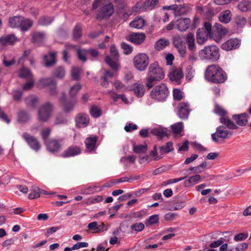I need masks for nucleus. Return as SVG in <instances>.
<instances>
[{
    "mask_svg": "<svg viewBox=\"0 0 251 251\" xmlns=\"http://www.w3.org/2000/svg\"><path fill=\"white\" fill-rule=\"evenodd\" d=\"M205 77L210 82L214 83H223L227 79L226 72L218 65H209L205 72Z\"/></svg>",
    "mask_w": 251,
    "mask_h": 251,
    "instance_id": "obj_1",
    "label": "nucleus"
},
{
    "mask_svg": "<svg viewBox=\"0 0 251 251\" xmlns=\"http://www.w3.org/2000/svg\"><path fill=\"white\" fill-rule=\"evenodd\" d=\"M148 75L146 86L149 89H151L153 87L154 82L164 78L165 74L163 69L158 64L152 63L150 65Z\"/></svg>",
    "mask_w": 251,
    "mask_h": 251,
    "instance_id": "obj_2",
    "label": "nucleus"
},
{
    "mask_svg": "<svg viewBox=\"0 0 251 251\" xmlns=\"http://www.w3.org/2000/svg\"><path fill=\"white\" fill-rule=\"evenodd\" d=\"M199 55L202 60L215 62L220 58L219 50L216 46H208L200 50Z\"/></svg>",
    "mask_w": 251,
    "mask_h": 251,
    "instance_id": "obj_3",
    "label": "nucleus"
},
{
    "mask_svg": "<svg viewBox=\"0 0 251 251\" xmlns=\"http://www.w3.org/2000/svg\"><path fill=\"white\" fill-rule=\"evenodd\" d=\"M110 52V56H106L104 61L113 70L117 71L120 67L119 54L115 45L111 46Z\"/></svg>",
    "mask_w": 251,
    "mask_h": 251,
    "instance_id": "obj_4",
    "label": "nucleus"
},
{
    "mask_svg": "<svg viewBox=\"0 0 251 251\" xmlns=\"http://www.w3.org/2000/svg\"><path fill=\"white\" fill-rule=\"evenodd\" d=\"M214 112L216 114L221 116L220 119V122L221 124L230 129H236L238 128V126L231 120L224 117L226 114V112L219 104H216L215 105Z\"/></svg>",
    "mask_w": 251,
    "mask_h": 251,
    "instance_id": "obj_5",
    "label": "nucleus"
},
{
    "mask_svg": "<svg viewBox=\"0 0 251 251\" xmlns=\"http://www.w3.org/2000/svg\"><path fill=\"white\" fill-rule=\"evenodd\" d=\"M168 94V89L164 83L156 86L151 92V97L158 101L164 100Z\"/></svg>",
    "mask_w": 251,
    "mask_h": 251,
    "instance_id": "obj_6",
    "label": "nucleus"
},
{
    "mask_svg": "<svg viewBox=\"0 0 251 251\" xmlns=\"http://www.w3.org/2000/svg\"><path fill=\"white\" fill-rule=\"evenodd\" d=\"M149 64V57L146 53H139L133 58L134 66L137 70L140 71H145Z\"/></svg>",
    "mask_w": 251,
    "mask_h": 251,
    "instance_id": "obj_7",
    "label": "nucleus"
},
{
    "mask_svg": "<svg viewBox=\"0 0 251 251\" xmlns=\"http://www.w3.org/2000/svg\"><path fill=\"white\" fill-rule=\"evenodd\" d=\"M114 11L113 5L111 3L104 4L99 10L96 15V19L100 21L104 19L109 18Z\"/></svg>",
    "mask_w": 251,
    "mask_h": 251,
    "instance_id": "obj_8",
    "label": "nucleus"
},
{
    "mask_svg": "<svg viewBox=\"0 0 251 251\" xmlns=\"http://www.w3.org/2000/svg\"><path fill=\"white\" fill-rule=\"evenodd\" d=\"M52 105L49 102L41 106L38 110V119L42 122H46L51 116Z\"/></svg>",
    "mask_w": 251,
    "mask_h": 251,
    "instance_id": "obj_9",
    "label": "nucleus"
},
{
    "mask_svg": "<svg viewBox=\"0 0 251 251\" xmlns=\"http://www.w3.org/2000/svg\"><path fill=\"white\" fill-rule=\"evenodd\" d=\"M231 132L226 129V128L221 126L216 129V131L211 134V138L213 141L218 143L219 138L225 139L229 138L231 135Z\"/></svg>",
    "mask_w": 251,
    "mask_h": 251,
    "instance_id": "obj_10",
    "label": "nucleus"
},
{
    "mask_svg": "<svg viewBox=\"0 0 251 251\" xmlns=\"http://www.w3.org/2000/svg\"><path fill=\"white\" fill-rule=\"evenodd\" d=\"M98 140V137L96 135H91L86 138L84 141L86 151L89 153H95L97 148V142Z\"/></svg>",
    "mask_w": 251,
    "mask_h": 251,
    "instance_id": "obj_11",
    "label": "nucleus"
},
{
    "mask_svg": "<svg viewBox=\"0 0 251 251\" xmlns=\"http://www.w3.org/2000/svg\"><path fill=\"white\" fill-rule=\"evenodd\" d=\"M22 137L31 149L36 151L39 150L40 148V143L36 138L27 132H24Z\"/></svg>",
    "mask_w": 251,
    "mask_h": 251,
    "instance_id": "obj_12",
    "label": "nucleus"
},
{
    "mask_svg": "<svg viewBox=\"0 0 251 251\" xmlns=\"http://www.w3.org/2000/svg\"><path fill=\"white\" fill-rule=\"evenodd\" d=\"M62 139H51L46 142V147L48 151L51 153L59 152L61 148Z\"/></svg>",
    "mask_w": 251,
    "mask_h": 251,
    "instance_id": "obj_13",
    "label": "nucleus"
},
{
    "mask_svg": "<svg viewBox=\"0 0 251 251\" xmlns=\"http://www.w3.org/2000/svg\"><path fill=\"white\" fill-rule=\"evenodd\" d=\"M177 110L178 116L182 119H187L191 111L189 104L185 102L179 103Z\"/></svg>",
    "mask_w": 251,
    "mask_h": 251,
    "instance_id": "obj_14",
    "label": "nucleus"
},
{
    "mask_svg": "<svg viewBox=\"0 0 251 251\" xmlns=\"http://www.w3.org/2000/svg\"><path fill=\"white\" fill-rule=\"evenodd\" d=\"M241 44V41L237 38H231L223 43L221 49L226 51H230L238 49Z\"/></svg>",
    "mask_w": 251,
    "mask_h": 251,
    "instance_id": "obj_15",
    "label": "nucleus"
},
{
    "mask_svg": "<svg viewBox=\"0 0 251 251\" xmlns=\"http://www.w3.org/2000/svg\"><path fill=\"white\" fill-rule=\"evenodd\" d=\"M81 151V149L79 146L72 145L66 149L61 156L64 158L73 157L79 154Z\"/></svg>",
    "mask_w": 251,
    "mask_h": 251,
    "instance_id": "obj_16",
    "label": "nucleus"
},
{
    "mask_svg": "<svg viewBox=\"0 0 251 251\" xmlns=\"http://www.w3.org/2000/svg\"><path fill=\"white\" fill-rule=\"evenodd\" d=\"M158 3V0H146L144 4H142L141 2H137L135 7H141L140 10L142 11L152 10L156 7Z\"/></svg>",
    "mask_w": 251,
    "mask_h": 251,
    "instance_id": "obj_17",
    "label": "nucleus"
},
{
    "mask_svg": "<svg viewBox=\"0 0 251 251\" xmlns=\"http://www.w3.org/2000/svg\"><path fill=\"white\" fill-rule=\"evenodd\" d=\"M76 126L78 127H84L89 123V116L84 113L78 114L75 118Z\"/></svg>",
    "mask_w": 251,
    "mask_h": 251,
    "instance_id": "obj_18",
    "label": "nucleus"
},
{
    "mask_svg": "<svg viewBox=\"0 0 251 251\" xmlns=\"http://www.w3.org/2000/svg\"><path fill=\"white\" fill-rule=\"evenodd\" d=\"M18 41L13 34L3 35L0 37V44L3 46L13 45Z\"/></svg>",
    "mask_w": 251,
    "mask_h": 251,
    "instance_id": "obj_19",
    "label": "nucleus"
},
{
    "mask_svg": "<svg viewBox=\"0 0 251 251\" xmlns=\"http://www.w3.org/2000/svg\"><path fill=\"white\" fill-rule=\"evenodd\" d=\"M232 119L239 126H245L248 122L249 115L247 113L235 114L232 116Z\"/></svg>",
    "mask_w": 251,
    "mask_h": 251,
    "instance_id": "obj_20",
    "label": "nucleus"
},
{
    "mask_svg": "<svg viewBox=\"0 0 251 251\" xmlns=\"http://www.w3.org/2000/svg\"><path fill=\"white\" fill-rule=\"evenodd\" d=\"M145 34L143 33H133L128 36V40L131 42L139 45L142 43L145 39Z\"/></svg>",
    "mask_w": 251,
    "mask_h": 251,
    "instance_id": "obj_21",
    "label": "nucleus"
},
{
    "mask_svg": "<svg viewBox=\"0 0 251 251\" xmlns=\"http://www.w3.org/2000/svg\"><path fill=\"white\" fill-rule=\"evenodd\" d=\"M169 76L172 81H175L176 83L179 84L180 80L183 76V74L181 69H176L170 73Z\"/></svg>",
    "mask_w": 251,
    "mask_h": 251,
    "instance_id": "obj_22",
    "label": "nucleus"
},
{
    "mask_svg": "<svg viewBox=\"0 0 251 251\" xmlns=\"http://www.w3.org/2000/svg\"><path fill=\"white\" fill-rule=\"evenodd\" d=\"M191 21L189 18L180 19L176 22L177 29L180 31L186 30L189 27Z\"/></svg>",
    "mask_w": 251,
    "mask_h": 251,
    "instance_id": "obj_23",
    "label": "nucleus"
},
{
    "mask_svg": "<svg viewBox=\"0 0 251 251\" xmlns=\"http://www.w3.org/2000/svg\"><path fill=\"white\" fill-rule=\"evenodd\" d=\"M56 52L55 51L50 52L48 54L44 56L45 66L50 67L54 65L56 63Z\"/></svg>",
    "mask_w": 251,
    "mask_h": 251,
    "instance_id": "obj_24",
    "label": "nucleus"
},
{
    "mask_svg": "<svg viewBox=\"0 0 251 251\" xmlns=\"http://www.w3.org/2000/svg\"><path fill=\"white\" fill-rule=\"evenodd\" d=\"M60 100L61 101H62L63 103V108L64 110L66 112H70V111H72L75 105L77 102V100L75 99H74L72 101L69 102H65V95L63 94L62 96V97L60 98Z\"/></svg>",
    "mask_w": 251,
    "mask_h": 251,
    "instance_id": "obj_25",
    "label": "nucleus"
},
{
    "mask_svg": "<svg viewBox=\"0 0 251 251\" xmlns=\"http://www.w3.org/2000/svg\"><path fill=\"white\" fill-rule=\"evenodd\" d=\"M209 37L210 38V36L206 33L203 28L198 29L197 32V40L199 44H203Z\"/></svg>",
    "mask_w": 251,
    "mask_h": 251,
    "instance_id": "obj_26",
    "label": "nucleus"
},
{
    "mask_svg": "<svg viewBox=\"0 0 251 251\" xmlns=\"http://www.w3.org/2000/svg\"><path fill=\"white\" fill-rule=\"evenodd\" d=\"M132 90L135 95L139 97H142L145 94V89L143 84L140 83H135L133 84Z\"/></svg>",
    "mask_w": 251,
    "mask_h": 251,
    "instance_id": "obj_27",
    "label": "nucleus"
},
{
    "mask_svg": "<svg viewBox=\"0 0 251 251\" xmlns=\"http://www.w3.org/2000/svg\"><path fill=\"white\" fill-rule=\"evenodd\" d=\"M186 41L188 49L191 51L195 50L196 45L195 43V38L193 33L191 32L188 33L186 35Z\"/></svg>",
    "mask_w": 251,
    "mask_h": 251,
    "instance_id": "obj_28",
    "label": "nucleus"
},
{
    "mask_svg": "<svg viewBox=\"0 0 251 251\" xmlns=\"http://www.w3.org/2000/svg\"><path fill=\"white\" fill-rule=\"evenodd\" d=\"M231 19V13L228 10L222 12L219 16L220 21L225 24L228 23L230 21Z\"/></svg>",
    "mask_w": 251,
    "mask_h": 251,
    "instance_id": "obj_29",
    "label": "nucleus"
},
{
    "mask_svg": "<svg viewBox=\"0 0 251 251\" xmlns=\"http://www.w3.org/2000/svg\"><path fill=\"white\" fill-rule=\"evenodd\" d=\"M151 133L156 136L159 140H161L164 137L168 135L167 131L166 129L160 128H154L151 130Z\"/></svg>",
    "mask_w": 251,
    "mask_h": 251,
    "instance_id": "obj_30",
    "label": "nucleus"
},
{
    "mask_svg": "<svg viewBox=\"0 0 251 251\" xmlns=\"http://www.w3.org/2000/svg\"><path fill=\"white\" fill-rule=\"evenodd\" d=\"M170 44L169 40L165 38H160L158 40L154 45V48L157 50H160L165 49Z\"/></svg>",
    "mask_w": 251,
    "mask_h": 251,
    "instance_id": "obj_31",
    "label": "nucleus"
},
{
    "mask_svg": "<svg viewBox=\"0 0 251 251\" xmlns=\"http://www.w3.org/2000/svg\"><path fill=\"white\" fill-rule=\"evenodd\" d=\"M45 33L42 32H34L32 33V38L33 42L36 44H41L45 39Z\"/></svg>",
    "mask_w": 251,
    "mask_h": 251,
    "instance_id": "obj_32",
    "label": "nucleus"
},
{
    "mask_svg": "<svg viewBox=\"0 0 251 251\" xmlns=\"http://www.w3.org/2000/svg\"><path fill=\"white\" fill-rule=\"evenodd\" d=\"M22 16H14L11 17L9 19V25L12 28H17L20 26L21 22H22Z\"/></svg>",
    "mask_w": 251,
    "mask_h": 251,
    "instance_id": "obj_33",
    "label": "nucleus"
},
{
    "mask_svg": "<svg viewBox=\"0 0 251 251\" xmlns=\"http://www.w3.org/2000/svg\"><path fill=\"white\" fill-rule=\"evenodd\" d=\"M145 25V21L143 19L136 17L133 21L130 23L129 25L131 27L137 29L142 28Z\"/></svg>",
    "mask_w": 251,
    "mask_h": 251,
    "instance_id": "obj_34",
    "label": "nucleus"
},
{
    "mask_svg": "<svg viewBox=\"0 0 251 251\" xmlns=\"http://www.w3.org/2000/svg\"><path fill=\"white\" fill-rule=\"evenodd\" d=\"M201 178V177L199 175L190 176L188 179L184 181V185L186 187H190L198 183Z\"/></svg>",
    "mask_w": 251,
    "mask_h": 251,
    "instance_id": "obj_35",
    "label": "nucleus"
},
{
    "mask_svg": "<svg viewBox=\"0 0 251 251\" xmlns=\"http://www.w3.org/2000/svg\"><path fill=\"white\" fill-rule=\"evenodd\" d=\"M22 21L19 27H20L21 30L23 31L28 30L33 25V22L31 20L28 19H25L23 17Z\"/></svg>",
    "mask_w": 251,
    "mask_h": 251,
    "instance_id": "obj_36",
    "label": "nucleus"
},
{
    "mask_svg": "<svg viewBox=\"0 0 251 251\" xmlns=\"http://www.w3.org/2000/svg\"><path fill=\"white\" fill-rule=\"evenodd\" d=\"M39 85L50 87L56 85V82L51 78H44L39 80Z\"/></svg>",
    "mask_w": 251,
    "mask_h": 251,
    "instance_id": "obj_37",
    "label": "nucleus"
},
{
    "mask_svg": "<svg viewBox=\"0 0 251 251\" xmlns=\"http://www.w3.org/2000/svg\"><path fill=\"white\" fill-rule=\"evenodd\" d=\"M18 74L19 76L21 78H24L26 79L32 78V75L31 71L28 69L24 66L19 70Z\"/></svg>",
    "mask_w": 251,
    "mask_h": 251,
    "instance_id": "obj_38",
    "label": "nucleus"
},
{
    "mask_svg": "<svg viewBox=\"0 0 251 251\" xmlns=\"http://www.w3.org/2000/svg\"><path fill=\"white\" fill-rule=\"evenodd\" d=\"M238 8L242 12L251 10V2L248 0H243L238 4Z\"/></svg>",
    "mask_w": 251,
    "mask_h": 251,
    "instance_id": "obj_39",
    "label": "nucleus"
},
{
    "mask_svg": "<svg viewBox=\"0 0 251 251\" xmlns=\"http://www.w3.org/2000/svg\"><path fill=\"white\" fill-rule=\"evenodd\" d=\"M30 115L25 110H21L19 112L18 117V121L19 123H25L30 119Z\"/></svg>",
    "mask_w": 251,
    "mask_h": 251,
    "instance_id": "obj_40",
    "label": "nucleus"
},
{
    "mask_svg": "<svg viewBox=\"0 0 251 251\" xmlns=\"http://www.w3.org/2000/svg\"><path fill=\"white\" fill-rule=\"evenodd\" d=\"M65 71L64 68L62 66L56 67L53 72V75L57 78L61 79L65 75Z\"/></svg>",
    "mask_w": 251,
    "mask_h": 251,
    "instance_id": "obj_41",
    "label": "nucleus"
},
{
    "mask_svg": "<svg viewBox=\"0 0 251 251\" xmlns=\"http://www.w3.org/2000/svg\"><path fill=\"white\" fill-rule=\"evenodd\" d=\"M190 8V5L187 4H184L179 7L178 6V9L176 11L175 15H184L189 11Z\"/></svg>",
    "mask_w": 251,
    "mask_h": 251,
    "instance_id": "obj_42",
    "label": "nucleus"
},
{
    "mask_svg": "<svg viewBox=\"0 0 251 251\" xmlns=\"http://www.w3.org/2000/svg\"><path fill=\"white\" fill-rule=\"evenodd\" d=\"M42 191L41 189L37 187H34L32 188L31 192L28 195V198L29 199H34L39 198L40 195L42 194Z\"/></svg>",
    "mask_w": 251,
    "mask_h": 251,
    "instance_id": "obj_43",
    "label": "nucleus"
},
{
    "mask_svg": "<svg viewBox=\"0 0 251 251\" xmlns=\"http://www.w3.org/2000/svg\"><path fill=\"white\" fill-rule=\"evenodd\" d=\"M159 150L162 153H169L174 150L173 143L171 142H168L165 145L160 147Z\"/></svg>",
    "mask_w": 251,
    "mask_h": 251,
    "instance_id": "obj_44",
    "label": "nucleus"
},
{
    "mask_svg": "<svg viewBox=\"0 0 251 251\" xmlns=\"http://www.w3.org/2000/svg\"><path fill=\"white\" fill-rule=\"evenodd\" d=\"M73 35L75 39H78L82 36V28L79 24L75 25L73 31Z\"/></svg>",
    "mask_w": 251,
    "mask_h": 251,
    "instance_id": "obj_45",
    "label": "nucleus"
},
{
    "mask_svg": "<svg viewBox=\"0 0 251 251\" xmlns=\"http://www.w3.org/2000/svg\"><path fill=\"white\" fill-rule=\"evenodd\" d=\"M183 123L181 122H178L176 124L172 125L171 128L173 132L175 134H180L183 130Z\"/></svg>",
    "mask_w": 251,
    "mask_h": 251,
    "instance_id": "obj_46",
    "label": "nucleus"
},
{
    "mask_svg": "<svg viewBox=\"0 0 251 251\" xmlns=\"http://www.w3.org/2000/svg\"><path fill=\"white\" fill-rule=\"evenodd\" d=\"M53 18L48 16L41 17L38 20V24L41 25H48L53 21Z\"/></svg>",
    "mask_w": 251,
    "mask_h": 251,
    "instance_id": "obj_47",
    "label": "nucleus"
},
{
    "mask_svg": "<svg viewBox=\"0 0 251 251\" xmlns=\"http://www.w3.org/2000/svg\"><path fill=\"white\" fill-rule=\"evenodd\" d=\"M173 44L175 48H178L179 46L184 45L182 38L178 35H175L173 37Z\"/></svg>",
    "mask_w": 251,
    "mask_h": 251,
    "instance_id": "obj_48",
    "label": "nucleus"
},
{
    "mask_svg": "<svg viewBox=\"0 0 251 251\" xmlns=\"http://www.w3.org/2000/svg\"><path fill=\"white\" fill-rule=\"evenodd\" d=\"M90 113L91 116L94 118H98L101 115V110L96 106H93L90 109Z\"/></svg>",
    "mask_w": 251,
    "mask_h": 251,
    "instance_id": "obj_49",
    "label": "nucleus"
},
{
    "mask_svg": "<svg viewBox=\"0 0 251 251\" xmlns=\"http://www.w3.org/2000/svg\"><path fill=\"white\" fill-rule=\"evenodd\" d=\"M114 76V74L112 72L110 71H105L104 76L102 77L103 82L102 85L103 86L107 87L108 82L107 79L108 78H112Z\"/></svg>",
    "mask_w": 251,
    "mask_h": 251,
    "instance_id": "obj_50",
    "label": "nucleus"
},
{
    "mask_svg": "<svg viewBox=\"0 0 251 251\" xmlns=\"http://www.w3.org/2000/svg\"><path fill=\"white\" fill-rule=\"evenodd\" d=\"M145 228V225L142 223H137L132 224L130 226V228L132 231L136 232L142 231Z\"/></svg>",
    "mask_w": 251,
    "mask_h": 251,
    "instance_id": "obj_51",
    "label": "nucleus"
},
{
    "mask_svg": "<svg viewBox=\"0 0 251 251\" xmlns=\"http://www.w3.org/2000/svg\"><path fill=\"white\" fill-rule=\"evenodd\" d=\"M78 59L83 61L85 62L87 60L86 54L88 52V50L84 49H77L76 50Z\"/></svg>",
    "mask_w": 251,
    "mask_h": 251,
    "instance_id": "obj_52",
    "label": "nucleus"
},
{
    "mask_svg": "<svg viewBox=\"0 0 251 251\" xmlns=\"http://www.w3.org/2000/svg\"><path fill=\"white\" fill-rule=\"evenodd\" d=\"M38 101L37 98L34 96H29L25 99V102L28 106L34 107Z\"/></svg>",
    "mask_w": 251,
    "mask_h": 251,
    "instance_id": "obj_53",
    "label": "nucleus"
},
{
    "mask_svg": "<svg viewBox=\"0 0 251 251\" xmlns=\"http://www.w3.org/2000/svg\"><path fill=\"white\" fill-rule=\"evenodd\" d=\"M147 150V146L146 145H139L137 146H136L135 145H133V150L134 152L136 153L145 152Z\"/></svg>",
    "mask_w": 251,
    "mask_h": 251,
    "instance_id": "obj_54",
    "label": "nucleus"
},
{
    "mask_svg": "<svg viewBox=\"0 0 251 251\" xmlns=\"http://www.w3.org/2000/svg\"><path fill=\"white\" fill-rule=\"evenodd\" d=\"M214 27L221 35H226L227 32L226 29L219 23H216Z\"/></svg>",
    "mask_w": 251,
    "mask_h": 251,
    "instance_id": "obj_55",
    "label": "nucleus"
},
{
    "mask_svg": "<svg viewBox=\"0 0 251 251\" xmlns=\"http://www.w3.org/2000/svg\"><path fill=\"white\" fill-rule=\"evenodd\" d=\"M67 122V120L62 114H59L55 117L54 120L55 125H64Z\"/></svg>",
    "mask_w": 251,
    "mask_h": 251,
    "instance_id": "obj_56",
    "label": "nucleus"
},
{
    "mask_svg": "<svg viewBox=\"0 0 251 251\" xmlns=\"http://www.w3.org/2000/svg\"><path fill=\"white\" fill-rule=\"evenodd\" d=\"M81 88V85L79 84H77L71 87L69 90L70 96L71 97L75 96Z\"/></svg>",
    "mask_w": 251,
    "mask_h": 251,
    "instance_id": "obj_57",
    "label": "nucleus"
},
{
    "mask_svg": "<svg viewBox=\"0 0 251 251\" xmlns=\"http://www.w3.org/2000/svg\"><path fill=\"white\" fill-rule=\"evenodd\" d=\"M202 28H203L204 31H206V33L210 36V38L212 37L213 32L212 29V25L209 22H205Z\"/></svg>",
    "mask_w": 251,
    "mask_h": 251,
    "instance_id": "obj_58",
    "label": "nucleus"
},
{
    "mask_svg": "<svg viewBox=\"0 0 251 251\" xmlns=\"http://www.w3.org/2000/svg\"><path fill=\"white\" fill-rule=\"evenodd\" d=\"M121 48L123 49L124 53L125 54H129L132 51V48L131 46L125 42H123L121 44Z\"/></svg>",
    "mask_w": 251,
    "mask_h": 251,
    "instance_id": "obj_59",
    "label": "nucleus"
},
{
    "mask_svg": "<svg viewBox=\"0 0 251 251\" xmlns=\"http://www.w3.org/2000/svg\"><path fill=\"white\" fill-rule=\"evenodd\" d=\"M146 215V211L141 210L139 211L134 212L130 214V217L134 218H141Z\"/></svg>",
    "mask_w": 251,
    "mask_h": 251,
    "instance_id": "obj_60",
    "label": "nucleus"
},
{
    "mask_svg": "<svg viewBox=\"0 0 251 251\" xmlns=\"http://www.w3.org/2000/svg\"><path fill=\"white\" fill-rule=\"evenodd\" d=\"M50 132L51 129L50 127H46L43 129L41 133L42 139L44 140H46L50 136Z\"/></svg>",
    "mask_w": 251,
    "mask_h": 251,
    "instance_id": "obj_61",
    "label": "nucleus"
},
{
    "mask_svg": "<svg viewBox=\"0 0 251 251\" xmlns=\"http://www.w3.org/2000/svg\"><path fill=\"white\" fill-rule=\"evenodd\" d=\"M174 99L176 100H180L182 99V92L178 89L173 90Z\"/></svg>",
    "mask_w": 251,
    "mask_h": 251,
    "instance_id": "obj_62",
    "label": "nucleus"
},
{
    "mask_svg": "<svg viewBox=\"0 0 251 251\" xmlns=\"http://www.w3.org/2000/svg\"><path fill=\"white\" fill-rule=\"evenodd\" d=\"M80 73V69L78 68L74 67L72 70L71 75L74 80L79 79V75Z\"/></svg>",
    "mask_w": 251,
    "mask_h": 251,
    "instance_id": "obj_63",
    "label": "nucleus"
},
{
    "mask_svg": "<svg viewBox=\"0 0 251 251\" xmlns=\"http://www.w3.org/2000/svg\"><path fill=\"white\" fill-rule=\"evenodd\" d=\"M137 126L136 124L129 123L125 126L124 129L126 132H131L137 129Z\"/></svg>",
    "mask_w": 251,
    "mask_h": 251,
    "instance_id": "obj_64",
    "label": "nucleus"
}]
</instances>
